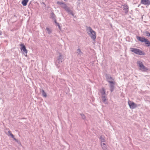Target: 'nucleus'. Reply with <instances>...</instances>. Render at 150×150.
I'll use <instances>...</instances> for the list:
<instances>
[{"label":"nucleus","instance_id":"obj_1","mask_svg":"<svg viewBox=\"0 0 150 150\" xmlns=\"http://www.w3.org/2000/svg\"><path fill=\"white\" fill-rule=\"evenodd\" d=\"M86 30L88 35L93 40L95 41L96 37V32L90 27H86Z\"/></svg>","mask_w":150,"mask_h":150},{"label":"nucleus","instance_id":"obj_2","mask_svg":"<svg viewBox=\"0 0 150 150\" xmlns=\"http://www.w3.org/2000/svg\"><path fill=\"white\" fill-rule=\"evenodd\" d=\"M137 65L139 70L143 72H146L148 70V68L144 65L141 60H138L137 61Z\"/></svg>","mask_w":150,"mask_h":150},{"label":"nucleus","instance_id":"obj_3","mask_svg":"<svg viewBox=\"0 0 150 150\" xmlns=\"http://www.w3.org/2000/svg\"><path fill=\"white\" fill-rule=\"evenodd\" d=\"M130 50L131 52H134L135 54L140 55H144L145 53L141 50L137 48H131Z\"/></svg>","mask_w":150,"mask_h":150},{"label":"nucleus","instance_id":"obj_4","mask_svg":"<svg viewBox=\"0 0 150 150\" xmlns=\"http://www.w3.org/2000/svg\"><path fill=\"white\" fill-rule=\"evenodd\" d=\"M21 47L20 48L22 52L23 53L25 56L27 57V53L28 51L26 49V47L23 44H22L20 45Z\"/></svg>","mask_w":150,"mask_h":150},{"label":"nucleus","instance_id":"obj_5","mask_svg":"<svg viewBox=\"0 0 150 150\" xmlns=\"http://www.w3.org/2000/svg\"><path fill=\"white\" fill-rule=\"evenodd\" d=\"M5 133L8 135V136H11L13 139L16 142H18V140L14 138V135L11 133V131L8 129H6L5 131Z\"/></svg>","mask_w":150,"mask_h":150},{"label":"nucleus","instance_id":"obj_6","mask_svg":"<svg viewBox=\"0 0 150 150\" xmlns=\"http://www.w3.org/2000/svg\"><path fill=\"white\" fill-rule=\"evenodd\" d=\"M128 104L130 108L132 109L135 108L137 107V105L136 104L131 101L129 100L128 101Z\"/></svg>","mask_w":150,"mask_h":150},{"label":"nucleus","instance_id":"obj_7","mask_svg":"<svg viewBox=\"0 0 150 150\" xmlns=\"http://www.w3.org/2000/svg\"><path fill=\"white\" fill-rule=\"evenodd\" d=\"M63 59V56L62 54L61 53H59L57 60V62L59 64L61 63L62 62Z\"/></svg>","mask_w":150,"mask_h":150},{"label":"nucleus","instance_id":"obj_8","mask_svg":"<svg viewBox=\"0 0 150 150\" xmlns=\"http://www.w3.org/2000/svg\"><path fill=\"white\" fill-rule=\"evenodd\" d=\"M106 78L107 81L109 83L114 81V79L109 75L106 74Z\"/></svg>","mask_w":150,"mask_h":150},{"label":"nucleus","instance_id":"obj_9","mask_svg":"<svg viewBox=\"0 0 150 150\" xmlns=\"http://www.w3.org/2000/svg\"><path fill=\"white\" fill-rule=\"evenodd\" d=\"M142 4L149 6L150 4V1L149 0H141Z\"/></svg>","mask_w":150,"mask_h":150},{"label":"nucleus","instance_id":"obj_10","mask_svg":"<svg viewBox=\"0 0 150 150\" xmlns=\"http://www.w3.org/2000/svg\"><path fill=\"white\" fill-rule=\"evenodd\" d=\"M110 83V91L112 92L114 88V85L115 84V82L114 81L111 82Z\"/></svg>","mask_w":150,"mask_h":150},{"label":"nucleus","instance_id":"obj_11","mask_svg":"<svg viewBox=\"0 0 150 150\" xmlns=\"http://www.w3.org/2000/svg\"><path fill=\"white\" fill-rule=\"evenodd\" d=\"M122 6H123L124 8L123 10L125 11V13H127L129 11L128 6L126 4L122 5Z\"/></svg>","mask_w":150,"mask_h":150},{"label":"nucleus","instance_id":"obj_12","mask_svg":"<svg viewBox=\"0 0 150 150\" xmlns=\"http://www.w3.org/2000/svg\"><path fill=\"white\" fill-rule=\"evenodd\" d=\"M137 38L139 41L142 42H144L147 39L144 37L137 36Z\"/></svg>","mask_w":150,"mask_h":150},{"label":"nucleus","instance_id":"obj_13","mask_svg":"<svg viewBox=\"0 0 150 150\" xmlns=\"http://www.w3.org/2000/svg\"><path fill=\"white\" fill-rule=\"evenodd\" d=\"M101 145L103 150H107V146L106 144L104 143H101Z\"/></svg>","mask_w":150,"mask_h":150},{"label":"nucleus","instance_id":"obj_14","mask_svg":"<svg viewBox=\"0 0 150 150\" xmlns=\"http://www.w3.org/2000/svg\"><path fill=\"white\" fill-rule=\"evenodd\" d=\"M61 7L64 9L67 12L70 9L69 7H67V5L64 3L62 4Z\"/></svg>","mask_w":150,"mask_h":150},{"label":"nucleus","instance_id":"obj_15","mask_svg":"<svg viewBox=\"0 0 150 150\" xmlns=\"http://www.w3.org/2000/svg\"><path fill=\"white\" fill-rule=\"evenodd\" d=\"M100 92L102 96L105 95V91L103 88H102L100 90Z\"/></svg>","mask_w":150,"mask_h":150},{"label":"nucleus","instance_id":"obj_16","mask_svg":"<svg viewBox=\"0 0 150 150\" xmlns=\"http://www.w3.org/2000/svg\"><path fill=\"white\" fill-rule=\"evenodd\" d=\"M40 92H41L42 95L45 98H46L47 97V95L46 93L45 92V91L43 89H41L40 90Z\"/></svg>","mask_w":150,"mask_h":150},{"label":"nucleus","instance_id":"obj_17","mask_svg":"<svg viewBox=\"0 0 150 150\" xmlns=\"http://www.w3.org/2000/svg\"><path fill=\"white\" fill-rule=\"evenodd\" d=\"M76 53L78 54V55L79 56H81L83 54L81 49L79 48H78V49H77L76 50Z\"/></svg>","mask_w":150,"mask_h":150},{"label":"nucleus","instance_id":"obj_18","mask_svg":"<svg viewBox=\"0 0 150 150\" xmlns=\"http://www.w3.org/2000/svg\"><path fill=\"white\" fill-rule=\"evenodd\" d=\"M102 100L103 102L106 104H107V99H106L105 96H102Z\"/></svg>","mask_w":150,"mask_h":150},{"label":"nucleus","instance_id":"obj_19","mask_svg":"<svg viewBox=\"0 0 150 150\" xmlns=\"http://www.w3.org/2000/svg\"><path fill=\"white\" fill-rule=\"evenodd\" d=\"M29 0H23L22 2V4L23 6H26Z\"/></svg>","mask_w":150,"mask_h":150},{"label":"nucleus","instance_id":"obj_20","mask_svg":"<svg viewBox=\"0 0 150 150\" xmlns=\"http://www.w3.org/2000/svg\"><path fill=\"white\" fill-rule=\"evenodd\" d=\"M100 139L101 142V143H104V142H105V139L104 137L103 136H100Z\"/></svg>","mask_w":150,"mask_h":150},{"label":"nucleus","instance_id":"obj_21","mask_svg":"<svg viewBox=\"0 0 150 150\" xmlns=\"http://www.w3.org/2000/svg\"><path fill=\"white\" fill-rule=\"evenodd\" d=\"M144 42L147 46H150V42L147 39Z\"/></svg>","mask_w":150,"mask_h":150},{"label":"nucleus","instance_id":"obj_22","mask_svg":"<svg viewBox=\"0 0 150 150\" xmlns=\"http://www.w3.org/2000/svg\"><path fill=\"white\" fill-rule=\"evenodd\" d=\"M55 16L53 13H52L50 14V18L52 19H55Z\"/></svg>","mask_w":150,"mask_h":150},{"label":"nucleus","instance_id":"obj_23","mask_svg":"<svg viewBox=\"0 0 150 150\" xmlns=\"http://www.w3.org/2000/svg\"><path fill=\"white\" fill-rule=\"evenodd\" d=\"M46 29L47 31V33L49 34H50L52 32V30L51 29H50L49 28H48L47 27V28H46Z\"/></svg>","mask_w":150,"mask_h":150},{"label":"nucleus","instance_id":"obj_24","mask_svg":"<svg viewBox=\"0 0 150 150\" xmlns=\"http://www.w3.org/2000/svg\"><path fill=\"white\" fill-rule=\"evenodd\" d=\"M67 12L71 14L73 16H74V14L73 13V11L70 9L67 11Z\"/></svg>","mask_w":150,"mask_h":150},{"label":"nucleus","instance_id":"obj_25","mask_svg":"<svg viewBox=\"0 0 150 150\" xmlns=\"http://www.w3.org/2000/svg\"><path fill=\"white\" fill-rule=\"evenodd\" d=\"M80 115H81V117L82 118V119H86V116L84 114H80Z\"/></svg>","mask_w":150,"mask_h":150},{"label":"nucleus","instance_id":"obj_26","mask_svg":"<svg viewBox=\"0 0 150 150\" xmlns=\"http://www.w3.org/2000/svg\"><path fill=\"white\" fill-rule=\"evenodd\" d=\"M145 34H146V35L147 36L150 37V33L148 31H146L145 32Z\"/></svg>","mask_w":150,"mask_h":150},{"label":"nucleus","instance_id":"obj_27","mask_svg":"<svg viewBox=\"0 0 150 150\" xmlns=\"http://www.w3.org/2000/svg\"><path fill=\"white\" fill-rule=\"evenodd\" d=\"M57 4H58L60 5L61 6L62 5V4L63 3H62V2H59V1H57Z\"/></svg>","mask_w":150,"mask_h":150},{"label":"nucleus","instance_id":"obj_28","mask_svg":"<svg viewBox=\"0 0 150 150\" xmlns=\"http://www.w3.org/2000/svg\"><path fill=\"white\" fill-rule=\"evenodd\" d=\"M58 24H59L58 23ZM58 26H59V28H60V26L59 25V24H58Z\"/></svg>","mask_w":150,"mask_h":150},{"label":"nucleus","instance_id":"obj_29","mask_svg":"<svg viewBox=\"0 0 150 150\" xmlns=\"http://www.w3.org/2000/svg\"><path fill=\"white\" fill-rule=\"evenodd\" d=\"M55 22L56 23V21L55 20Z\"/></svg>","mask_w":150,"mask_h":150},{"label":"nucleus","instance_id":"obj_30","mask_svg":"<svg viewBox=\"0 0 150 150\" xmlns=\"http://www.w3.org/2000/svg\"><path fill=\"white\" fill-rule=\"evenodd\" d=\"M64 0V1H66L67 0Z\"/></svg>","mask_w":150,"mask_h":150},{"label":"nucleus","instance_id":"obj_31","mask_svg":"<svg viewBox=\"0 0 150 150\" xmlns=\"http://www.w3.org/2000/svg\"><path fill=\"white\" fill-rule=\"evenodd\" d=\"M79 1H80V0H78Z\"/></svg>","mask_w":150,"mask_h":150}]
</instances>
